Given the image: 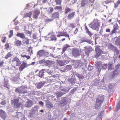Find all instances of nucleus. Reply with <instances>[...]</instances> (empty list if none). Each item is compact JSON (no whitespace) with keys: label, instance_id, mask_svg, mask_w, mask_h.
Here are the masks:
<instances>
[{"label":"nucleus","instance_id":"f257e3e1","mask_svg":"<svg viewBox=\"0 0 120 120\" xmlns=\"http://www.w3.org/2000/svg\"><path fill=\"white\" fill-rule=\"evenodd\" d=\"M48 47L46 46H43L42 47L43 49L39 50L37 52V55L39 57H48L49 56V52L47 50L45 49H46Z\"/></svg>","mask_w":120,"mask_h":120},{"label":"nucleus","instance_id":"f03ea898","mask_svg":"<svg viewBox=\"0 0 120 120\" xmlns=\"http://www.w3.org/2000/svg\"><path fill=\"white\" fill-rule=\"evenodd\" d=\"M21 62L19 59L16 56L13 58L11 62V65L12 67L15 68L16 66H19L21 64Z\"/></svg>","mask_w":120,"mask_h":120},{"label":"nucleus","instance_id":"7ed1b4c3","mask_svg":"<svg viewBox=\"0 0 120 120\" xmlns=\"http://www.w3.org/2000/svg\"><path fill=\"white\" fill-rule=\"evenodd\" d=\"M19 99L18 98L14 99L11 100V104L13 105L14 107L16 108H19L21 106H22V103H19Z\"/></svg>","mask_w":120,"mask_h":120},{"label":"nucleus","instance_id":"20e7f679","mask_svg":"<svg viewBox=\"0 0 120 120\" xmlns=\"http://www.w3.org/2000/svg\"><path fill=\"white\" fill-rule=\"evenodd\" d=\"M100 46H97L95 47L96 54L95 55V57L96 58H97L98 57L101 56V54L103 53L102 50L100 49L99 48Z\"/></svg>","mask_w":120,"mask_h":120},{"label":"nucleus","instance_id":"39448f33","mask_svg":"<svg viewBox=\"0 0 120 120\" xmlns=\"http://www.w3.org/2000/svg\"><path fill=\"white\" fill-rule=\"evenodd\" d=\"M15 91L16 93L19 94H24L27 92L26 88L22 87L16 88L15 89Z\"/></svg>","mask_w":120,"mask_h":120},{"label":"nucleus","instance_id":"423d86ee","mask_svg":"<svg viewBox=\"0 0 120 120\" xmlns=\"http://www.w3.org/2000/svg\"><path fill=\"white\" fill-rule=\"evenodd\" d=\"M103 100V98H97L96 99V103L95 105V108H98L100 106Z\"/></svg>","mask_w":120,"mask_h":120},{"label":"nucleus","instance_id":"0eeeda50","mask_svg":"<svg viewBox=\"0 0 120 120\" xmlns=\"http://www.w3.org/2000/svg\"><path fill=\"white\" fill-rule=\"evenodd\" d=\"M100 25V24L99 23L97 22H96L92 24L90 27L95 30L98 31L99 30Z\"/></svg>","mask_w":120,"mask_h":120},{"label":"nucleus","instance_id":"6e6552de","mask_svg":"<svg viewBox=\"0 0 120 120\" xmlns=\"http://www.w3.org/2000/svg\"><path fill=\"white\" fill-rule=\"evenodd\" d=\"M58 35H57L56 36L58 37H60L61 36H64L65 37H68L69 40H70V38L69 37V35L67 34L66 32H58Z\"/></svg>","mask_w":120,"mask_h":120},{"label":"nucleus","instance_id":"1a4fd4ad","mask_svg":"<svg viewBox=\"0 0 120 120\" xmlns=\"http://www.w3.org/2000/svg\"><path fill=\"white\" fill-rule=\"evenodd\" d=\"M72 54L75 57L78 56L80 55L79 51L77 49H73L72 51Z\"/></svg>","mask_w":120,"mask_h":120},{"label":"nucleus","instance_id":"9d476101","mask_svg":"<svg viewBox=\"0 0 120 120\" xmlns=\"http://www.w3.org/2000/svg\"><path fill=\"white\" fill-rule=\"evenodd\" d=\"M45 83V81H41L39 82L36 85L37 88L38 89L41 88L43 86Z\"/></svg>","mask_w":120,"mask_h":120},{"label":"nucleus","instance_id":"9b49d317","mask_svg":"<svg viewBox=\"0 0 120 120\" xmlns=\"http://www.w3.org/2000/svg\"><path fill=\"white\" fill-rule=\"evenodd\" d=\"M33 13L34 14L33 15V17L34 18L36 19L38 15L40 13V11L39 10H35L34 11Z\"/></svg>","mask_w":120,"mask_h":120},{"label":"nucleus","instance_id":"f8f14e48","mask_svg":"<svg viewBox=\"0 0 120 120\" xmlns=\"http://www.w3.org/2000/svg\"><path fill=\"white\" fill-rule=\"evenodd\" d=\"M88 0H82L81 2V7H83L89 4Z\"/></svg>","mask_w":120,"mask_h":120},{"label":"nucleus","instance_id":"ddd939ff","mask_svg":"<svg viewBox=\"0 0 120 120\" xmlns=\"http://www.w3.org/2000/svg\"><path fill=\"white\" fill-rule=\"evenodd\" d=\"M14 43L15 45L17 46H20L22 45V41L19 40L15 39Z\"/></svg>","mask_w":120,"mask_h":120},{"label":"nucleus","instance_id":"4468645a","mask_svg":"<svg viewBox=\"0 0 120 120\" xmlns=\"http://www.w3.org/2000/svg\"><path fill=\"white\" fill-rule=\"evenodd\" d=\"M59 13L58 12H56L53 13L52 14L51 17L53 19L57 18H59Z\"/></svg>","mask_w":120,"mask_h":120},{"label":"nucleus","instance_id":"2eb2a0df","mask_svg":"<svg viewBox=\"0 0 120 120\" xmlns=\"http://www.w3.org/2000/svg\"><path fill=\"white\" fill-rule=\"evenodd\" d=\"M27 64L24 61L19 67V70L20 71H22L26 66Z\"/></svg>","mask_w":120,"mask_h":120},{"label":"nucleus","instance_id":"dca6fc26","mask_svg":"<svg viewBox=\"0 0 120 120\" xmlns=\"http://www.w3.org/2000/svg\"><path fill=\"white\" fill-rule=\"evenodd\" d=\"M0 116L4 119H5L7 117L5 114V112L2 109L0 110Z\"/></svg>","mask_w":120,"mask_h":120},{"label":"nucleus","instance_id":"f3484780","mask_svg":"<svg viewBox=\"0 0 120 120\" xmlns=\"http://www.w3.org/2000/svg\"><path fill=\"white\" fill-rule=\"evenodd\" d=\"M59 65L60 66H63L66 64V60H59L58 62Z\"/></svg>","mask_w":120,"mask_h":120},{"label":"nucleus","instance_id":"a211bd4d","mask_svg":"<svg viewBox=\"0 0 120 120\" xmlns=\"http://www.w3.org/2000/svg\"><path fill=\"white\" fill-rule=\"evenodd\" d=\"M32 13L31 11H30L29 12L26 13L24 15L23 18H25L26 17H29L30 18L32 16Z\"/></svg>","mask_w":120,"mask_h":120},{"label":"nucleus","instance_id":"6ab92c4d","mask_svg":"<svg viewBox=\"0 0 120 120\" xmlns=\"http://www.w3.org/2000/svg\"><path fill=\"white\" fill-rule=\"evenodd\" d=\"M33 104L32 101L31 100H29L26 103L25 106L27 107H30Z\"/></svg>","mask_w":120,"mask_h":120},{"label":"nucleus","instance_id":"aec40b11","mask_svg":"<svg viewBox=\"0 0 120 120\" xmlns=\"http://www.w3.org/2000/svg\"><path fill=\"white\" fill-rule=\"evenodd\" d=\"M53 61H52L47 60L45 62L46 65L49 67H50L52 66L53 64Z\"/></svg>","mask_w":120,"mask_h":120},{"label":"nucleus","instance_id":"412c9836","mask_svg":"<svg viewBox=\"0 0 120 120\" xmlns=\"http://www.w3.org/2000/svg\"><path fill=\"white\" fill-rule=\"evenodd\" d=\"M118 26L117 25L113 27V30L111 31V34H112L114 33H116V31L118 29Z\"/></svg>","mask_w":120,"mask_h":120},{"label":"nucleus","instance_id":"4be33fe9","mask_svg":"<svg viewBox=\"0 0 120 120\" xmlns=\"http://www.w3.org/2000/svg\"><path fill=\"white\" fill-rule=\"evenodd\" d=\"M75 12H73L69 14L68 16V19H71L75 15Z\"/></svg>","mask_w":120,"mask_h":120},{"label":"nucleus","instance_id":"5701e85b","mask_svg":"<svg viewBox=\"0 0 120 120\" xmlns=\"http://www.w3.org/2000/svg\"><path fill=\"white\" fill-rule=\"evenodd\" d=\"M13 56L11 52L7 53L4 57V58L6 60L8 59L9 58Z\"/></svg>","mask_w":120,"mask_h":120},{"label":"nucleus","instance_id":"b1692460","mask_svg":"<svg viewBox=\"0 0 120 120\" xmlns=\"http://www.w3.org/2000/svg\"><path fill=\"white\" fill-rule=\"evenodd\" d=\"M119 74V73L117 72L116 70L113 71V73L111 76V78H113L115 76H116Z\"/></svg>","mask_w":120,"mask_h":120},{"label":"nucleus","instance_id":"393cba45","mask_svg":"<svg viewBox=\"0 0 120 120\" xmlns=\"http://www.w3.org/2000/svg\"><path fill=\"white\" fill-rule=\"evenodd\" d=\"M16 35L17 37H19L23 39L25 38V35L23 33H18Z\"/></svg>","mask_w":120,"mask_h":120},{"label":"nucleus","instance_id":"a878e982","mask_svg":"<svg viewBox=\"0 0 120 120\" xmlns=\"http://www.w3.org/2000/svg\"><path fill=\"white\" fill-rule=\"evenodd\" d=\"M23 40V42L24 44H25L26 45H28L29 44V40L30 39L27 38H24Z\"/></svg>","mask_w":120,"mask_h":120},{"label":"nucleus","instance_id":"bb28decb","mask_svg":"<svg viewBox=\"0 0 120 120\" xmlns=\"http://www.w3.org/2000/svg\"><path fill=\"white\" fill-rule=\"evenodd\" d=\"M44 71L43 69L40 71L38 74V76L40 77L41 78L44 75Z\"/></svg>","mask_w":120,"mask_h":120},{"label":"nucleus","instance_id":"cd10ccee","mask_svg":"<svg viewBox=\"0 0 120 120\" xmlns=\"http://www.w3.org/2000/svg\"><path fill=\"white\" fill-rule=\"evenodd\" d=\"M64 94V93H62L60 91L55 93V94L56 96V97L57 98L61 97Z\"/></svg>","mask_w":120,"mask_h":120},{"label":"nucleus","instance_id":"c85d7f7f","mask_svg":"<svg viewBox=\"0 0 120 120\" xmlns=\"http://www.w3.org/2000/svg\"><path fill=\"white\" fill-rule=\"evenodd\" d=\"M71 66L70 65H68L66 66L63 70L61 71L64 72L66 70H71Z\"/></svg>","mask_w":120,"mask_h":120},{"label":"nucleus","instance_id":"c756f323","mask_svg":"<svg viewBox=\"0 0 120 120\" xmlns=\"http://www.w3.org/2000/svg\"><path fill=\"white\" fill-rule=\"evenodd\" d=\"M70 47L69 46L68 44H66L63 47L62 49V54H63L65 52L67 49Z\"/></svg>","mask_w":120,"mask_h":120},{"label":"nucleus","instance_id":"7c9ffc66","mask_svg":"<svg viewBox=\"0 0 120 120\" xmlns=\"http://www.w3.org/2000/svg\"><path fill=\"white\" fill-rule=\"evenodd\" d=\"M54 9L55 10H58L59 11H60L62 10V8L61 6H56L54 8Z\"/></svg>","mask_w":120,"mask_h":120},{"label":"nucleus","instance_id":"2f4dec72","mask_svg":"<svg viewBox=\"0 0 120 120\" xmlns=\"http://www.w3.org/2000/svg\"><path fill=\"white\" fill-rule=\"evenodd\" d=\"M120 109V101H119L117 104L116 106V111H118Z\"/></svg>","mask_w":120,"mask_h":120},{"label":"nucleus","instance_id":"473e14b6","mask_svg":"<svg viewBox=\"0 0 120 120\" xmlns=\"http://www.w3.org/2000/svg\"><path fill=\"white\" fill-rule=\"evenodd\" d=\"M71 9L68 7H66L65 9V14H67L70 11Z\"/></svg>","mask_w":120,"mask_h":120},{"label":"nucleus","instance_id":"72a5a7b5","mask_svg":"<svg viewBox=\"0 0 120 120\" xmlns=\"http://www.w3.org/2000/svg\"><path fill=\"white\" fill-rule=\"evenodd\" d=\"M86 54L88 56L90 52V48H87L85 50Z\"/></svg>","mask_w":120,"mask_h":120},{"label":"nucleus","instance_id":"f704fd0d","mask_svg":"<svg viewBox=\"0 0 120 120\" xmlns=\"http://www.w3.org/2000/svg\"><path fill=\"white\" fill-rule=\"evenodd\" d=\"M77 76L79 79H83L84 77L83 75L79 74L78 73L77 74Z\"/></svg>","mask_w":120,"mask_h":120},{"label":"nucleus","instance_id":"c9c22d12","mask_svg":"<svg viewBox=\"0 0 120 120\" xmlns=\"http://www.w3.org/2000/svg\"><path fill=\"white\" fill-rule=\"evenodd\" d=\"M77 88H74L70 92V95H72L74 93V92L77 90Z\"/></svg>","mask_w":120,"mask_h":120},{"label":"nucleus","instance_id":"e433bc0d","mask_svg":"<svg viewBox=\"0 0 120 120\" xmlns=\"http://www.w3.org/2000/svg\"><path fill=\"white\" fill-rule=\"evenodd\" d=\"M62 0H55V2L56 3V5H61Z\"/></svg>","mask_w":120,"mask_h":120},{"label":"nucleus","instance_id":"4c0bfd02","mask_svg":"<svg viewBox=\"0 0 120 120\" xmlns=\"http://www.w3.org/2000/svg\"><path fill=\"white\" fill-rule=\"evenodd\" d=\"M79 62H75L74 64L75 67V68H77L79 67Z\"/></svg>","mask_w":120,"mask_h":120},{"label":"nucleus","instance_id":"58836bf2","mask_svg":"<svg viewBox=\"0 0 120 120\" xmlns=\"http://www.w3.org/2000/svg\"><path fill=\"white\" fill-rule=\"evenodd\" d=\"M50 38L51 40H55L56 41V38L54 35H52Z\"/></svg>","mask_w":120,"mask_h":120},{"label":"nucleus","instance_id":"ea45409f","mask_svg":"<svg viewBox=\"0 0 120 120\" xmlns=\"http://www.w3.org/2000/svg\"><path fill=\"white\" fill-rule=\"evenodd\" d=\"M21 56L22 57H26L27 59H30V57L29 56H26L25 55H23V54H22L21 55Z\"/></svg>","mask_w":120,"mask_h":120},{"label":"nucleus","instance_id":"a19ab883","mask_svg":"<svg viewBox=\"0 0 120 120\" xmlns=\"http://www.w3.org/2000/svg\"><path fill=\"white\" fill-rule=\"evenodd\" d=\"M49 9L50 10L49 11H48V13L49 14L51 13L53 11L54 9L52 7H49Z\"/></svg>","mask_w":120,"mask_h":120},{"label":"nucleus","instance_id":"79ce46f5","mask_svg":"<svg viewBox=\"0 0 120 120\" xmlns=\"http://www.w3.org/2000/svg\"><path fill=\"white\" fill-rule=\"evenodd\" d=\"M46 105H47V106L49 108H52L53 107V105L50 102L49 103L47 104Z\"/></svg>","mask_w":120,"mask_h":120},{"label":"nucleus","instance_id":"37998d69","mask_svg":"<svg viewBox=\"0 0 120 120\" xmlns=\"http://www.w3.org/2000/svg\"><path fill=\"white\" fill-rule=\"evenodd\" d=\"M107 64H104L102 66V69H106L107 68Z\"/></svg>","mask_w":120,"mask_h":120},{"label":"nucleus","instance_id":"c03bdc74","mask_svg":"<svg viewBox=\"0 0 120 120\" xmlns=\"http://www.w3.org/2000/svg\"><path fill=\"white\" fill-rule=\"evenodd\" d=\"M10 34L9 35V38H10L13 35V30H10Z\"/></svg>","mask_w":120,"mask_h":120},{"label":"nucleus","instance_id":"a18cd8bd","mask_svg":"<svg viewBox=\"0 0 120 120\" xmlns=\"http://www.w3.org/2000/svg\"><path fill=\"white\" fill-rule=\"evenodd\" d=\"M112 64H108V70L112 69Z\"/></svg>","mask_w":120,"mask_h":120},{"label":"nucleus","instance_id":"49530a36","mask_svg":"<svg viewBox=\"0 0 120 120\" xmlns=\"http://www.w3.org/2000/svg\"><path fill=\"white\" fill-rule=\"evenodd\" d=\"M93 68V67H92L90 65H88V71H91L92 70Z\"/></svg>","mask_w":120,"mask_h":120},{"label":"nucleus","instance_id":"de8ad7c7","mask_svg":"<svg viewBox=\"0 0 120 120\" xmlns=\"http://www.w3.org/2000/svg\"><path fill=\"white\" fill-rule=\"evenodd\" d=\"M69 27H71L72 28H74L75 27L74 24L73 23H71L69 25Z\"/></svg>","mask_w":120,"mask_h":120},{"label":"nucleus","instance_id":"09e8293b","mask_svg":"<svg viewBox=\"0 0 120 120\" xmlns=\"http://www.w3.org/2000/svg\"><path fill=\"white\" fill-rule=\"evenodd\" d=\"M86 32L87 33L90 37H91L92 36V35L93 34L90 32L89 30L87 31Z\"/></svg>","mask_w":120,"mask_h":120},{"label":"nucleus","instance_id":"8fccbe9b","mask_svg":"<svg viewBox=\"0 0 120 120\" xmlns=\"http://www.w3.org/2000/svg\"><path fill=\"white\" fill-rule=\"evenodd\" d=\"M6 40V38L5 36L2 39V41L3 43H4L5 42Z\"/></svg>","mask_w":120,"mask_h":120},{"label":"nucleus","instance_id":"3c124183","mask_svg":"<svg viewBox=\"0 0 120 120\" xmlns=\"http://www.w3.org/2000/svg\"><path fill=\"white\" fill-rule=\"evenodd\" d=\"M5 48L6 49H7L9 47V45L8 43L6 44L5 45Z\"/></svg>","mask_w":120,"mask_h":120},{"label":"nucleus","instance_id":"603ef678","mask_svg":"<svg viewBox=\"0 0 120 120\" xmlns=\"http://www.w3.org/2000/svg\"><path fill=\"white\" fill-rule=\"evenodd\" d=\"M6 103V101H4L1 102L0 104L3 105H5Z\"/></svg>","mask_w":120,"mask_h":120},{"label":"nucleus","instance_id":"864d4df0","mask_svg":"<svg viewBox=\"0 0 120 120\" xmlns=\"http://www.w3.org/2000/svg\"><path fill=\"white\" fill-rule=\"evenodd\" d=\"M71 81V84H73L75 82V80L73 79H70Z\"/></svg>","mask_w":120,"mask_h":120},{"label":"nucleus","instance_id":"5fc2aeb1","mask_svg":"<svg viewBox=\"0 0 120 120\" xmlns=\"http://www.w3.org/2000/svg\"><path fill=\"white\" fill-rule=\"evenodd\" d=\"M86 42H87L88 43L90 44L92 43V41L91 40L88 39L86 40Z\"/></svg>","mask_w":120,"mask_h":120},{"label":"nucleus","instance_id":"6e6d98bb","mask_svg":"<svg viewBox=\"0 0 120 120\" xmlns=\"http://www.w3.org/2000/svg\"><path fill=\"white\" fill-rule=\"evenodd\" d=\"M45 60H41L39 61V63L40 64H42L45 62Z\"/></svg>","mask_w":120,"mask_h":120},{"label":"nucleus","instance_id":"4d7b16f0","mask_svg":"<svg viewBox=\"0 0 120 120\" xmlns=\"http://www.w3.org/2000/svg\"><path fill=\"white\" fill-rule=\"evenodd\" d=\"M32 49V48L31 46H30V47L28 48V49L26 51L27 52H30V50L31 49Z\"/></svg>","mask_w":120,"mask_h":120},{"label":"nucleus","instance_id":"13d9d810","mask_svg":"<svg viewBox=\"0 0 120 120\" xmlns=\"http://www.w3.org/2000/svg\"><path fill=\"white\" fill-rule=\"evenodd\" d=\"M52 20H53V19H48L46 20V21L48 22L51 21Z\"/></svg>","mask_w":120,"mask_h":120},{"label":"nucleus","instance_id":"bf43d9fd","mask_svg":"<svg viewBox=\"0 0 120 120\" xmlns=\"http://www.w3.org/2000/svg\"><path fill=\"white\" fill-rule=\"evenodd\" d=\"M120 66V64H117L116 66H115V68L116 69H117L118 68H119Z\"/></svg>","mask_w":120,"mask_h":120},{"label":"nucleus","instance_id":"052dcab7","mask_svg":"<svg viewBox=\"0 0 120 120\" xmlns=\"http://www.w3.org/2000/svg\"><path fill=\"white\" fill-rule=\"evenodd\" d=\"M4 63V62L3 61H2L0 62V67H2Z\"/></svg>","mask_w":120,"mask_h":120},{"label":"nucleus","instance_id":"680f3d73","mask_svg":"<svg viewBox=\"0 0 120 120\" xmlns=\"http://www.w3.org/2000/svg\"><path fill=\"white\" fill-rule=\"evenodd\" d=\"M85 30H86V32L88 31L89 30V29H88L87 27L86 26H85L84 27Z\"/></svg>","mask_w":120,"mask_h":120},{"label":"nucleus","instance_id":"e2e57ef3","mask_svg":"<svg viewBox=\"0 0 120 120\" xmlns=\"http://www.w3.org/2000/svg\"><path fill=\"white\" fill-rule=\"evenodd\" d=\"M39 104L42 105V106L43 105V103L41 101H39Z\"/></svg>","mask_w":120,"mask_h":120},{"label":"nucleus","instance_id":"0e129e2a","mask_svg":"<svg viewBox=\"0 0 120 120\" xmlns=\"http://www.w3.org/2000/svg\"><path fill=\"white\" fill-rule=\"evenodd\" d=\"M78 29L77 28H76V30H75L74 31V33L75 34H76L77 33V32L78 31Z\"/></svg>","mask_w":120,"mask_h":120},{"label":"nucleus","instance_id":"69168bd1","mask_svg":"<svg viewBox=\"0 0 120 120\" xmlns=\"http://www.w3.org/2000/svg\"><path fill=\"white\" fill-rule=\"evenodd\" d=\"M49 101V100L48 99L45 100V102L46 103V105L48 104V103H50Z\"/></svg>","mask_w":120,"mask_h":120},{"label":"nucleus","instance_id":"338daca9","mask_svg":"<svg viewBox=\"0 0 120 120\" xmlns=\"http://www.w3.org/2000/svg\"><path fill=\"white\" fill-rule=\"evenodd\" d=\"M110 29L108 28L106 30V32H110Z\"/></svg>","mask_w":120,"mask_h":120},{"label":"nucleus","instance_id":"774afa93","mask_svg":"<svg viewBox=\"0 0 120 120\" xmlns=\"http://www.w3.org/2000/svg\"><path fill=\"white\" fill-rule=\"evenodd\" d=\"M33 110L34 111L35 110L38 111V109L36 107H35L33 108Z\"/></svg>","mask_w":120,"mask_h":120}]
</instances>
